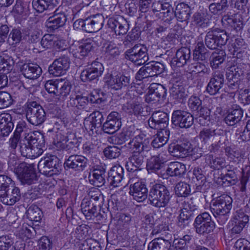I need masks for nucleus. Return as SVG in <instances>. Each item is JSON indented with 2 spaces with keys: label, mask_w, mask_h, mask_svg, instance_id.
Returning <instances> with one entry per match:
<instances>
[{
  "label": "nucleus",
  "mask_w": 250,
  "mask_h": 250,
  "mask_svg": "<svg viewBox=\"0 0 250 250\" xmlns=\"http://www.w3.org/2000/svg\"><path fill=\"white\" fill-rule=\"evenodd\" d=\"M129 134L133 138L128 144V147L131 150L132 155L129 158V161L126 164V167L129 170L130 166L131 171H135L139 168L144 163L145 152L149 150L148 141L145 138V135L142 133L141 130L135 128L134 127H130L128 129Z\"/></svg>",
  "instance_id": "f257e3e1"
},
{
  "label": "nucleus",
  "mask_w": 250,
  "mask_h": 250,
  "mask_svg": "<svg viewBox=\"0 0 250 250\" xmlns=\"http://www.w3.org/2000/svg\"><path fill=\"white\" fill-rule=\"evenodd\" d=\"M43 135L40 132L29 133L20 142V150L21 154L28 158H36L41 155L44 146Z\"/></svg>",
  "instance_id": "f03ea898"
},
{
  "label": "nucleus",
  "mask_w": 250,
  "mask_h": 250,
  "mask_svg": "<svg viewBox=\"0 0 250 250\" xmlns=\"http://www.w3.org/2000/svg\"><path fill=\"white\" fill-rule=\"evenodd\" d=\"M232 198L229 195L222 196L212 201L210 209L218 222L224 224L228 220V214L232 208Z\"/></svg>",
  "instance_id": "7ed1b4c3"
},
{
  "label": "nucleus",
  "mask_w": 250,
  "mask_h": 250,
  "mask_svg": "<svg viewBox=\"0 0 250 250\" xmlns=\"http://www.w3.org/2000/svg\"><path fill=\"white\" fill-rule=\"evenodd\" d=\"M9 167H15L16 173L19 175L23 184L31 185L37 180V176L33 165L25 163H18V161L10 160L8 162Z\"/></svg>",
  "instance_id": "20e7f679"
},
{
  "label": "nucleus",
  "mask_w": 250,
  "mask_h": 250,
  "mask_svg": "<svg viewBox=\"0 0 250 250\" xmlns=\"http://www.w3.org/2000/svg\"><path fill=\"white\" fill-rule=\"evenodd\" d=\"M170 199V193L164 185L155 184L150 189L149 200L150 204L155 207L161 208L166 207Z\"/></svg>",
  "instance_id": "39448f33"
},
{
  "label": "nucleus",
  "mask_w": 250,
  "mask_h": 250,
  "mask_svg": "<svg viewBox=\"0 0 250 250\" xmlns=\"http://www.w3.org/2000/svg\"><path fill=\"white\" fill-rule=\"evenodd\" d=\"M26 117L29 123L37 126L44 122L46 114L42 106L36 102H32L27 105Z\"/></svg>",
  "instance_id": "423d86ee"
},
{
  "label": "nucleus",
  "mask_w": 250,
  "mask_h": 250,
  "mask_svg": "<svg viewBox=\"0 0 250 250\" xmlns=\"http://www.w3.org/2000/svg\"><path fill=\"white\" fill-rule=\"evenodd\" d=\"M193 226L196 233L205 235L212 232L215 225L211 220L209 213L205 212L198 215L195 219Z\"/></svg>",
  "instance_id": "0eeeda50"
},
{
  "label": "nucleus",
  "mask_w": 250,
  "mask_h": 250,
  "mask_svg": "<svg viewBox=\"0 0 250 250\" xmlns=\"http://www.w3.org/2000/svg\"><path fill=\"white\" fill-rule=\"evenodd\" d=\"M126 58L136 65L145 64L148 60L147 49L142 44H135L125 52Z\"/></svg>",
  "instance_id": "6e6552de"
},
{
  "label": "nucleus",
  "mask_w": 250,
  "mask_h": 250,
  "mask_svg": "<svg viewBox=\"0 0 250 250\" xmlns=\"http://www.w3.org/2000/svg\"><path fill=\"white\" fill-rule=\"evenodd\" d=\"M59 160L55 155H47L39 162L38 167L41 172L51 176L57 174L60 171Z\"/></svg>",
  "instance_id": "1a4fd4ad"
},
{
  "label": "nucleus",
  "mask_w": 250,
  "mask_h": 250,
  "mask_svg": "<svg viewBox=\"0 0 250 250\" xmlns=\"http://www.w3.org/2000/svg\"><path fill=\"white\" fill-rule=\"evenodd\" d=\"M165 66L163 63L158 62H152L146 64L141 67L136 74V79L142 80L157 76L163 73Z\"/></svg>",
  "instance_id": "9d476101"
},
{
  "label": "nucleus",
  "mask_w": 250,
  "mask_h": 250,
  "mask_svg": "<svg viewBox=\"0 0 250 250\" xmlns=\"http://www.w3.org/2000/svg\"><path fill=\"white\" fill-rule=\"evenodd\" d=\"M228 40V37L225 32L213 30L207 33L205 42L208 48L215 49L225 45Z\"/></svg>",
  "instance_id": "9b49d317"
},
{
  "label": "nucleus",
  "mask_w": 250,
  "mask_h": 250,
  "mask_svg": "<svg viewBox=\"0 0 250 250\" xmlns=\"http://www.w3.org/2000/svg\"><path fill=\"white\" fill-rule=\"evenodd\" d=\"M104 70V68L102 63L98 62H94L81 72L80 77L83 82L92 81L100 77Z\"/></svg>",
  "instance_id": "f8f14e48"
},
{
  "label": "nucleus",
  "mask_w": 250,
  "mask_h": 250,
  "mask_svg": "<svg viewBox=\"0 0 250 250\" xmlns=\"http://www.w3.org/2000/svg\"><path fill=\"white\" fill-rule=\"evenodd\" d=\"M105 83L111 89L119 90L127 86L130 83V79L124 75L106 74L104 78Z\"/></svg>",
  "instance_id": "ddd939ff"
},
{
  "label": "nucleus",
  "mask_w": 250,
  "mask_h": 250,
  "mask_svg": "<svg viewBox=\"0 0 250 250\" xmlns=\"http://www.w3.org/2000/svg\"><path fill=\"white\" fill-rule=\"evenodd\" d=\"M171 121L173 125L180 128H188L193 124V117L189 113L182 110L173 112Z\"/></svg>",
  "instance_id": "4468645a"
},
{
  "label": "nucleus",
  "mask_w": 250,
  "mask_h": 250,
  "mask_svg": "<svg viewBox=\"0 0 250 250\" xmlns=\"http://www.w3.org/2000/svg\"><path fill=\"white\" fill-rule=\"evenodd\" d=\"M148 124L150 128L158 130L167 129L168 124V115L164 112H155L148 120Z\"/></svg>",
  "instance_id": "2eb2a0df"
},
{
  "label": "nucleus",
  "mask_w": 250,
  "mask_h": 250,
  "mask_svg": "<svg viewBox=\"0 0 250 250\" xmlns=\"http://www.w3.org/2000/svg\"><path fill=\"white\" fill-rule=\"evenodd\" d=\"M69 67V59L67 56H62L55 60L48 68L49 73L58 77L64 74Z\"/></svg>",
  "instance_id": "dca6fc26"
},
{
  "label": "nucleus",
  "mask_w": 250,
  "mask_h": 250,
  "mask_svg": "<svg viewBox=\"0 0 250 250\" xmlns=\"http://www.w3.org/2000/svg\"><path fill=\"white\" fill-rule=\"evenodd\" d=\"M121 118L117 112H112L107 116L104 124L103 129L105 133L113 134L119 129L121 126Z\"/></svg>",
  "instance_id": "f3484780"
},
{
  "label": "nucleus",
  "mask_w": 250,
  "mask_h": 250,
  "mask_svg": "<svg viewBox=\"0 0 250 250\" xmlns=\"http://www.w3.org/2000/svg\"><path fill=\"white\" fill-rule=\"evenodd\" d=\"M193 150L192 145L189 142L181 144L172 143L168 147V152L174 157H184L188 155Z\"/></svg>",
  "instance_id": "a211bd4d"
},
{
  "label": "nucleus",
  "mask_w": 250,
  "mask_h": 250,
  "mask_svg": "<svg viewBox=\"0 0 250 250\" xmlns=\"http://www.w3.org/2000/svg\"><path fill=\"white\" fill-rule=\"evenodd\" d=\"M107 26L116 35L125 34L128 29L127 21L122 17L111 18L107 21Z\"/></svg>",
  "instance_id": "6ab92c4d"
},
{
  "label": "nucleus",
  "mask_w": 250,
  "mask_h": 250,
  "mask_svg": "<svg viewBox=\"0 0 250 250\" xmlns=\"http://www.w3.org/2000/svg\"><path fill=\"white\" fill-rule=\"evenodd\" d=\"M21 198L20 189L13 185V187L5 190L0 195V201L4 204L11 206L18 201Z\"/></svg>",
  "instance_id": "aec40b11"
},
{
  "label": "nucleus",
  "mask_w": 250,
  "mask_h": 250,
  "mask_svg": "<svg viewBox=\"0 0 250 250\" xmlns=\"http://www.w3.org/2000/svg\"><path fill=\"white\" fill-rule=\"evenodd\" d=\"M104 17L101 14L91 16L85 19V27L84 31L88 33L98 31L104 24Z\"/></svg>",
  "instance_id": "412c9836"
},
{
  "label": "nucleus",
  "mask_w": 250,
  "mask_h": 250,
  "mask_svg": "<svg viewBox=\"0 0 250 250\" xmlns=\"http://www.w3.org/2000/svg\"><path fill=\"white\" fill-rule=\"evenodd\" d=\"M87 162V159L82 155H72L68 157L64 165L68 168L81 171L86 167Z\"/></svg>",
  "instance_id": "4be33fe9"
},
{
  "label": "nucleus",
  "mask_w": 250,
  "mask_h": 250,
  "mask_svg": "<svg viewBox=\"0 0 250 250\" xmlns=\"http://www.w3.org/2000/svg\"><path fill=\"white\" fill-rule=\"evenodd\" d=\"M58 10L56 9L53 12V15L50 16L45 23L46 27L50 32L62 26L66 21L65 15L63 13H58Z\"/></svg>",
  "instance_id": "5701e85b"
},
{
  "label": "nucleus",
  "mask_w": 250,
  "mask_h": 250,
  "mask_svg": "<svg viewBox=\"0 0 250 250\" xmlns=\"http://www.w3.org/2000/svg\"><path fill=\"white\" fill-rule=\"evenodd\" d=\"M224 81V78L223 73L220 71H215L207 85V92L211 95H215L222 87Z\"/></svg>",
  "instance_id": "b1692460"
},
{
  "label": "nucleus",
  "mask_w": 250,
  "mask_h": 250,
  "mask_svg": "<svg viewBox=\"0 0 250 250\" xmlns=\"http://www.w3.org/2000/svg\"><path fill=\"white\" fill-rule=\"evenodd\" d=\"M147 192L146 185L141 182H136L130 186L129 193L137 202H141L146 199Z\"/></svg>",
  "instance_id": "393cba45"
},
{
  "label": "nucleus",
  "mask_w": 250,
  "mask_h": 250,
  "mask_svg": "<svg viewBox=\"0 0 250 250\" xmlns=\"http://www.w3.org/2000/svg\"><path fill=\"white\" fill-rule=\"evenodd\" d=\"M152 11L154 13L159 12L162 17L169 18L173 15V8L168 2L164 0L155 1L152 4Z\"/></svg>",
  "instance_id": "a878e982"
},
{
  "label": "nucleus",
  "mask_w": 250,
  "mask_h": 250,
  "mask_svg": "<svg viewBox=\"0 0 250 250\" xmlns=\"http://www.w3.org/2000/svg\"><path fill=\"white\" fill-rule=\"evenodd\" d=\"M90 183L96 187H101L105 183V170L103 167L94 168L88 176Z\"/></svg>",
  "instance_id": "bb28decb"
},
{
  "label": "nucleus",
  "mask_w": 250,
  "mask_h": 250,
  "mask_svg": "<svg viewBox=\"0 0 250 250\" xmlns=\"http://www.w3.org/2000/svg\"><path fill=\"white\" fill-rule=\"evenodd\" d=\"M124 170L121 166H114L108 172V180L114 187H118L122 185Z\"/></svg>",
  "instance_id": "cd10ccee"
},
{
  "label": "nucleus",
  "mask_w": 250,
  "mask_h": 250,
  "mask_svg": "<svg viewBox=\"0 0 250 250\" xmlns=\"http://www.w3.org/2000/svg\"><path fill=\"white\" fill-rule=\"evenodd\" d=\"M190 58V50L189 48L183 47L178 49L171 62L173 65L182 67L186 64Z\"/></svg>",
  "instance_id": "c85d7f7f"
},
{
  "label": "nucleus",
  "mask_w": 250,
  "mask_h": 250,
  "mask_svg": "<svg viewBox=\"0 0 250 250\" xmlns=\"http://www.w3.org/2000/svg\"><path fill=\"white\" fill-rule=\"evenodd\" d=\"M243 116V110L239 106L229 109L225 117V122L228 125H234L238 123Z\"/></svg>",
  "instance_id": "c756f323"
},
{
  "label": "nucleus",
  "mask_w": 250,
  "mask_h": 250,
  "mask_svg": "<svg viewBox=\"0 0 250 250\" xmlns=\"http://www.w3.org/2000/svg\"><path fill=\"white\" fill-rule=\"evenodd\" d=\"M23 75L29 79H36L38 78L42 72L41 68L34 63H25L21 68Z\"/></svg>",
  "instance_id": "7c9ffc66"
},
{
  "label": "nucleus",
  "mask_w": 250,
  "mask_h": 250,
  "mask_svg": "<svg viewBox=\"0 0 250 250\" xmlns=\"http://www.w3.org/2000/svg\"><path fill=\"white\" fill-rule=\"evenodd\" d=\"M166 90L162 85H159L157 88L152 90L150 89L145 97L146 101L150 104H154L160 101L166 95Z\"/></svg>",
  "instance_id": "2f4dec72"
},
{
  "label": "nucleus",
  "mask_w": 250,
  "mask_h": 250,
  "mask_svg": "<svg viewBox=\"0 0 250 250\" xmlns=\"http://www.w3.org/2000/svg\"><path fill=\"white\" fill-rule=\"evenodd\" d=\"M58 4L57 0H33L32 1L33 8L39 13L45 10H51Z\"/></svg>",
  "instance_id": "473e14b6"
},
{
  "label": "nucleus",
  "mask_w": 250,
  "mask_h": 250,
  "mask_svg": "<svg viewBox=\"0 0 250 250\" xmlns=\"http://www.w3.org/2000/svg\"><path fill=\"white\" fill-rule=\"evenodd\" d=\"M171 242L162 237L155 238L148 245V250H169Z\"/></svg>",
  "instance_id": "72a5a7b5"
},
{
  "label": "nucleus",
  "mask_w": 250,
  "mask_h": 250,
  "mask_svg": "<svg viewBox=\"0 0 250 250\" xmlns=\"http://www.w3.org/2000/svg\"><path fill=\"white\" fill-rule=\"evenodd\" d=\"M186 171L185 165L178 162H173L168 165L167 173L170 176L181 177L185 173Z\"/></svg>",
  "instance_id": "f704fd0d"
},
{
  "label": "nucleus",
  "mask_w": 250,
  "mask_h": 250,
  "mask_svg": "<svg viewBox=\"0 0 250 250\" xmlns=\"http://www.w3.org/2000/svg\"><path fill=\"white\" fill-rule=\"evenodd\" d=\"M190 9L188 5L184 2L179 3L176 7L175 16L180 21L188 20L190 17Z\"/></svg>",
  "instance_id": "c9c22d12"
},
{
  "label": "nucleus",
  "mask_w": 250,
  "mask_h": 250,
  "mask_svg": "<svg viewBox=\"0 0 250 250\" xmlns=\"http://www.w3.org/2000/svg\"><path fill=\"white\" fill-rule=\"evenodd\" d=\"M169 131L167 129L158 131L151 142L154 148H159L165 145L167 142Z\"/></svg>",
  "instance_id": "e433bc0d"
},
{
  "label": "nucleus",
  "mask_w": 250,
  "mask_h": 250,
  "mask_svg": "<svg viewBox=\"0 0 250 250\" xmlns=\"http://www.w3.org/2000/svg\"><path fill=\"white\" fill-rule=\"evenodd\" d=\"M90 117L91 120L86 122L87 129L92 131L94 128L101 126L104 121L103 115L101 112L99 111H94L90 114ZM84 124L85 125V123Z\"/></svg>",
  "instance_id": "4c0bfd02"
},
{
  "label": "nucleus",
  "mask_w": 250,
  "mask_h": 250,
  "mask_svg": "<svg viewBox=\"0 0 250 250\" xmlns=\"http://www.w3.org/2000/svg\"><path fill=\"white\" fill-rule=\"evenodd\" d=\"M217 137L216 130L207 128L201 130L198 135L200 142L204 144L213 141Z\"/></svg>",
  "instance_id": "58836bf2"
},
{
  "label": "nucleus",
  "mask_w": 250,
  "mask_h": 250,
  "mask_svg": "<svg viewBox=\"0 0 250 250\" xmlns=\"http://www.w3.org/2000/svg\"><path fill=\"white\" fill-rule=\"evenodd\" d=\"M205 162L211 168L219 169L223 167L226 165V160L223 157H215L211 154L206 156Z\"/></svg>",
  "instance_id": "ea45409f"
},
{
  "label": "nucleus",
  "mask_w": 250,
  "mask_h": 250,
  "mask_svg": "<svg viewBox=\"0 0 250 250\" xmlns=\"http://www.w3.org/2000/svg\"><path fill=\"white\" fill-rule=\"evenodd\" d=\"M228 7V0H220L209 5V11L213 15H219L225 11Z\"/></svg>",
  "instance_id": "a19ab883"
},
{
  "label": "nucleus",
  "mask_w": 250,
  "mask_h": 250,
  "mask_svg": "<svg viewBox=\"0 0 250 250\" xmlns=\"http://www.w3.org/2000/svg\"><path fill=\"white\" fill-rule=\"evenodd\" d=\"M235 136L239 142H247L250 140V122L244 128L236 129Z\"/></svg>",
  "instance_id": "79ce46f5"
},
{
  "label": "nucleus",
  "mask_w": 250,
  "mask_h": 250,
  "mask_svg": "<svg viewBox=\"0 0 250 250\" xmlns=\"http://www.w3.org/2000/svg\"><path fill=\"white\" fill-rule=\"evenodd\" d=\"M26 216L31 221L40 222L42 217V212L38 207L32 205L26 211Z\"/></svg>",
  "instance_id": "37998d69"
},
{
  "label": "nucleus",
  "mask_w": 250,
  "mask_h": 250,
  "mask_svg": "<svg viewBox=\"0 0 250 250\" xmlns=\"http://www.w3.org/2000/svg\"><path fill=\"white\" fill-rule=\"evenodd\" d=\"M189 69L192 72H194L202 77L208 75L210 73V69L208 65L199 62L191 64L189 66Z\"/></svg>",
  "instance_id": "c03bdc74"
},
{
  "label": "nucleus",
  "mask_w": 250,
  "mask_h": 250,
  "mask_svg": "<svg viewBox=\"0 0 250 250\" xmlns=\"http://www.w3.org/2000/svg\"><path fill=\"white\" fill-rule=\"evenodd\" d=\"M225 52L223 50L212 53L210 57V65L213 68H217L225 60Z\"/></svg>",
  "instance_id": "a18cd8bd"
},
{
  "label": "nucleus",
  "mask_w": 250,
  "mask_h": 250,
  "mask_svg": "<svg viewBox=\"0 0 250 250\" xmlns=\"http://www.w3.org/2000/svg\"><path fill=\"white\" fill-rule=\"evenodd\" d=\"M104 52L105 57L109 59L115 58L120 54L119 48L115 43L112 42L104 45Z\"/></svg>",
  "instance_id": "49530a36"
},
{
  "label": "nucleus",
  "mask_w": 250,
  "mask_h": 250,
  "mask_svg": "<svg viewBox=\"0 0 250 250\" xmlns=\"http://www.w3.org/2000/svg\"><path fill=\"white\" fill-rule=\"evenodd\" d=\"M88 100L86 96L82 94H76L72 96L70 100V104L79 108H83L88 103Z\"/></svg>",
  "instance_id": "de8ad7c7"
},
{
  "label": "nucleus",
  "mask_w": 250,
  "mask_h": 250,
  "mask_svg": "<svg viewBox=\"0 0 250 250\" xmlns=\"http://www.w3.org/2000/svg\"><path fill=\"white\" fill-rule=\"evenodd\" d=\"M176 194L179 197H187L190 193V187L187 183L180 182L175 187Z\"/></svg>",
  "instance_id": "09e8293b"
},
{
  "label": "nucleus",
  "mask_w": 250,
  "mask_h": 250,
  "mask_svg": "<svg viewBox=\"0 0 250 250\" xmlns=\"http://www.w3.org/2000/svg\"><path fill=\"white\" fill-rule=\"evenodd\" d=\"M170 94L173 99H182L185 97L186 94L184 87L179 83H174L170 89Z\"/></svg>",
  "instance_id": "8fccbe9b"
},
{
  "label": "nucleus",
  "mask_w": 250,
  "mask_h": 250,
  "mask_svg": "<svg viewBox=\"0 0 250 250\" xmlns=\"http://www.w3.org/2000/svg\"><path fill=\"white\" fill-rule=\"evenodd\" d=\"M208 56L207 50L204 44L202 42H198L194 51V59L204 61L206 59Z\"/></svg>",
  "instance_id": "3c124183"
},
{
  "label": "nucleus",
  "mask_w": 250,
  "mask_h": 250,
  "mask_svg": "<svg viewBox=\"0 0 250 250\" xmlns=\"http://www.w3.org/2000/svg\"><path fill=\"white\" fill-rule=\"evenodd\" d=\"M163 162L159 156H154L152 157L147 162L146 167L148 171L156 172L160 169L162 167Z\"/></svg>",
  "instance_id": "603ef678"
},
{
  "label": "nucleus",
  "mask_w": 250,
  "mask_h": 250,
  "mask_svg": "<svg viewBox=\"0 0 250 250\" xmlns=\"http://www.w3.org/2000/svg\"><path fill=\"white\" fill-rule=\"evenodd\" d=\"M56 41H57V36L54 35L47 34L42 38L41 44L43 48L50 49L54 47Z\"/></svg>",
  "instance_id": "864d4df0"
},
{
  "label": "nucleus",
  "mask_w": 250,
  "mask_h": 250,
  "mask_svg": "<svg viewBox=\"0 0 250 250\" xmlns=\"http://www.w3.org/2000/svg\"><path fill=\"white\" fill-rule=\"evenodd\" d=\"M15 185L11 178L6 175H0V195L7 189L13 187Z\"/></svg>",
  "instance_id": "5fc2aeb1"
},
{
  "label": "nucleus",
  "mask_w": 250,
  "mask_h": 250,
  "mask_svg": "<svg viewBox=\"0 0 250 250\" xmlns=\"http://www.w3.org/2000/svg\"><path fill=\"white\" fill-rule=\"evenodd\" d=\"M243 74L242 69L237 66L229 67L227 71V76L229 80L235 82L234 80L238 79Z\"/></svg>",
  "instance_id": "6e6d98bb"
},
{
  "label": "nucleus",
  "mask_w": 250,
  "mask_h": 250,
  "mask_svg": "<svg viewBox=\"0 0 250 250\" xmlns=\"http://www.w3.org/2000/svg\"><path fill=\"white\" fill-rule=\"evenodd\" d=\"M199 116V123L203 125L207 124L209 120V116L210 115V110L206 107H201L200 109L197 111Z\"/></svg>",
  "instance_id": "4d7b16f0"
},
{
  "label": "nucleus",
  "mask_w": 250,
  "mask_h": 250,
  "mask_svg": "<svg viewBox=\"0 0 250 250\" xmlns=\"http://www.w3.org/2000/svg\"><path fill=\"white\" fill-rule=\"evenodd\" d=\"M249 221V216L245 214L242 211H237L232 219V222L237 224L246 226Z\"/></svg>",
  "instance_id": "13d9d810"
},
{
  "label": "nucleus",
  "mask_w": 250,
  "mask_h": 250,
  "mask_svg": "<svg viewBox=\"0 0 250 250\" xmlns=\"http://www.w3.org/2000/svg\"><path fill=\"white\" fill-rule=\"evenodd\" d=\"M12 104L11 95L5 91L0 92V109L8 107Z\"/></svg>",
  "instance_id": "bf43d9fd"
},
{
  "label": "nucleus",
  "mask_w": 250,
  "mask_h": 250,
  "mask_svg": "<svg viewBox=\"0 0 250 250\" xmlns=\"http://www.w3.org/2000/svg\"><path fill=\"white\" fill-rule=\"evenodd\" d=\"M23 132L24 133V137L26 136V134L29 133H36V132H33L31 131V129H29L26 123L24 121H20L18 122L14 134L16 135H18V136H21V133Z\"/></svg>",
  "instance_id": "052dcab7"
},
{
  "label": "nucleus",
  "mask_w": 250,
  "mask_h": 250,
  "mask_svg": "<svg viewBox=\"0 0 250 250\" xmlns=\"http://www.w3.org/2000/svg\"><path fill=\"white\" fill-rule=\"evenodd\" d=\"M127 112L135 115L140 114L143 110L142 104L139 102H133L127 104Z\"/></svg>",
  "instance_id": "680f3d73"
},
{
  "label": "nucleus",
  "mask_w": 250,
  "mask_h": 250,
  "mask_svg": "<svg viewBox=\"0 0 250 250\" xmlns=\"http://www.w3.org/2000/svg\"><path fill=\"white\" fill-rule=\"evenodd\" d=\"M104 156L109 159H115L120 155V149L115 146L106 147L104 151Z\"/></svg>",
  "instance_id": "e2e57ef3"
},
{
  "label": "nucleus",
  "mask_w": 250,
  "mask_h": 250,
  "mask_svg": "<svg viewBox=\"0 0 250 250\" xmlns=\"http://www.w3.org/2000/svg\"><path fill=\"white\" fill-rule=\"evenodd\" d=\"M22 35L21 31L18 29H14L10 32L8 41L12 45L16 44L21 40Z\"/></svg>",
  "instance_id": "0e129e2a"
},
{
  "label": "nucleus",
  "mask_w": 250,
  "mask_h": 250,
  "mask_svg": "<svg viewBox=\"0 0 250 250\" xmlns=\"http://www.w3.org/2000/svg\"><path fill=\"white\" fill-rule=\"evenodd\" d=\"M59 82L58 81L49 80L46 82L44 85L46 90L49 93H52L57 96Z\"/></svg>",
  "instance_id": "69168bd1"
},
{
  "label": "nucleus",
  "mask_w": 250,
  "mask_h": 250,
  "mask_svg": "<svg viewBox=\"0 0 250 250\" xmlns=\"http://www.w3.org/2000/svg\"><path fill=\"white\" fill-rule=\"evenodd\" d=\"M80 46L81 55L82 57H84L87 55L91 51L93 46V42L91 40L88 39L80 44Z\"/></svg>",
  "instance_id": "338daca9"
},
{
  "label": "nucleus",
  "mask_w": 250,
  "mask_h": 250,
  "mask_svg": "<svg viewBox=\"0 0 250 250\" xmlns=\"http://www.w3.org/2000/svg\"><path fill=\"white\" fill-rule=\"evenodd\" d=\"M52 246V241L47 236L42 237L38 241L39 250H50Z\"/></svg>",
  "instance_id": "774afa93"
}]
</instances>
